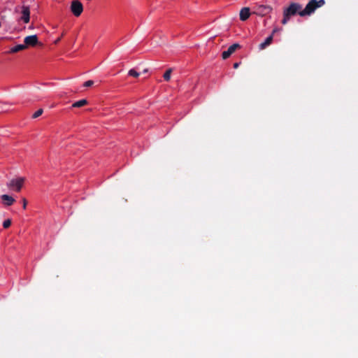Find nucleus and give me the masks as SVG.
<instances>
[{
    "label": "nucleus",
    "instance_id": "obj_1",
    "mask_svg": "<svg viewBox=\"0 0 358 358\" xmlns=\"http://www.w3.org/2000/svg\"><path fill=\"white\" fill-rule=\"evenodd\" d=\"M324 0H310L304 8L298 3H291L287 8L283 10V19L282 24H285L289 20L291 16L299 14L301 17L309 16L313 14L318 8L323 6Z\"/></svg>",
    "mask_w": 358,
    "mask_h": 358
},
{
    "label": "nucleus",
    "instance_id": "obj_2",
    "mask_svg": "<svg viewBox=\"0 0 358 358\" xmlns=\"http://www.w3.org/2000/svg\"><path fill=\"white\" fill-rule=\"evenodd\" d=\"M25 178L24 177H17L15 178H13L8 183V187L13 191L20 192L25 182Z\"/></svg>",
    "mask_w": 358,
    "mask_h": 358
},
{
    "label": "nucleus",
    "instance_id": "obj_3",
    "mask_svg": "<svg viewBox=\"0 0 358 358\" xmlns=\"http://www.w3.org/2000/svg\"><path fill=\"white\" fill-rule=\"evenodd\" d=\"M71 11L76 16L78 17L83 11V6L78 0H74L71 4Z\"/></svg>",
    "mask_w": 358,
    "mask_h": 358
},
{
    "label": "nucleus",
    "instance_id": "obj_4",
    "mask_svg": "<svg viewBox=\"0 0 358 358\" xmlns=\"http://www.w3.org/2000/svg\"><path fill=\"white\" fill-rule=\"evenodd\" d=\"M20 20L24 23H28L30 20V10L27 6H22L21 7V17Z\"/></svg>",
    "mask_w": 358,
    "mask_h": 358
},
{
    "label": "nucleus",
    "instance_id": "obj_5",
    "mask_svg": "<svg viewBox=\"0 0 358 358\" xmlns=\"http://www.w3.org/2000/svg\"><path fill=\"white\" fill-rule=\"evenodd\" d=\"M26 48L29 46H34L38 43V37L36 35H31L26 36L24 39Z\"/></svg>",
    "mask_w": 358,
    "mask_h": 358
},
{
    "label": "nucleus",
    "instance_id": "obj_6",
    "mask_svg": "<svg viewBox=\"0 0 358 358\" xmlns=\"http://www.w3.org/2000/svg\"><path fill=\"white\" fill-rule=\"evenodd\" d=\"M239 47V45L237 43H234L232 45L229 46L228 49L225 51H224L222 54V57L224 59H227L231 56V54H233L237 48Z\"/></svg>",
    "mask_w": 358,
    "mask_h": 358
},
{
    "label": "nucleus",
    "instance_id": "obj_7",
    "mask_svg": "<svg viewBox=\"0 0 358 358\" xmlns=\"http://www.w3.org/2000/svg\"><path fill=\"white\" fill-rule=\"evenodd\" d=\"M1 199L2 200L3 204L6 206H10L13 205L15 201L13 197L8 194L1 195Z\"/></svg>",
    "mask_w": 358,
    "mask_h": 358
},
{
    "label": "nucleus",
    "instance_id": "obj_8",
    "mask_svg": "<svg viewBox=\"0 0 358 358\" xmlns=\"http://www.w3.org/2000/svg\"><path fill=\"white\" fill-rule=\"evenodd\" d=\"M250 15V8L248 7L243 8L240 11V20L245 21Z\"/></svg>",
    "mask_w": 358,
    "mask_h": 358
},
{
    "label": "nucleus",
    "instance_id": "obj_9",
    "mask_svg": "<svg viewBox=\"0 0 358 358\" xmlns=\"http://www.w3.org/2000/svg\"><path fill=\"white\" fill-rule=\"evenodd\" d=\"M273 34L267 37L264 42L259 44V49L260 50H264L266 47L270 45L273 41Z\"/></svg>",
    "mask_w": 358,
    "mask_h": 358
},
{
    "label": "nucleus",
    "instance_id": "obj_10",
    "mask_svg": "<svg viewBox=\"0 0 358 358\" xmlns=\"http://www.w3.org/2000/svg\"><path fill=\"white\" fill-rule=\"evenodd\" d=\"M271 10V8L265 6H259L257 8V13L259 15H266Z\"/></svg>",
    "mask_w": 358,
    "mask_h": 358
},
{
    "label": "nucleus",
    "instance_id": "obj_11",
    "mask_svg": "<svg viewBox=\"0 0 358 358\" xmlns=\"http://www.w3.org/2000/svg\"><path fill=\"white\" fill-rule=\"evenodd\" d=\"M24 49H26V45L19 44V45H17L11 48L8 52L9 53H15L19 51L23 50Z\"/></svg>",
    "mask_w": 358,
    "mask_h": 358
},
{
    "label": "nucleus",
    "instance_id": "obj_12",
    "mask_svg": "<svg viewBox=\"0 0 358 358\" xmlns=\"http://www.w3.org/2000/svg\"><path fill=\"white\" fill-rule=\"evenodd\" d=\"M87 103V101L86 99H81V100L74 102L72 104V107L80 108V107L85 106Z\"/></svg>",
    "mask_w": 358,
    "mask_h": 358
},
{
    "label": "nucleus",
    "instance_id": "obj_13",
    "mask_svg": "<svg viewBox=\"0 0 358 358\" xmlns=\"http://www.w3.org/2000/svg\"><path fill=\"white\" fill-rule=\"evenodd\" d=\"M128 74L130 76H133V77H135V78H137L139 76L140 73H138L135 69H130L128 72Z\"/></svg>",
    "mask_w": 358,
    "mask_h": 358
},
{
    "label": "nucleus",
    "instance_id": "obj_14",
    "mask_svg": "<svg viewBox=\"0 0 358 358\" xmlns=\"http://www.w3.org/2000/svg\"><path fill=\"white\" fill-rule=\"evenodd\" d=\"M171 71L172 70L170 69L169 70H167L164 74V78L165 80L168 81L170 80L171 78Z\"/></svg>",
    "mask_w": 358,
    "mask_h": 358
},
{
    "label": "nucleus",
    "instance_id": "obj_15",
    "mask_svg": "<svg viewBox=\"0 0 358 358\" xmlns=\"http://www.w3.org/2000/svg\"><path fill=\"white\" fill-rule=\"evenodd\" d=\"M11 224V220H9V219H7L6 220L3 221V227L6 229L8 227H9Z\"/></svg>",
    "mask_w": 358,
    "mask_h": 358
},
{
    "label": "nucleus",
    "instance_id": "obj_16",
    "mask_svg": "<svg viewBox=\"0 0 358 358\" xmlns=\"http://www.w3.org/2000/svg\"><path fill=\"white\" fill-rule=\"evenodd\" d=\"M43 113V110L42 109H38V110H36L34 114H33V117L34 118H36L38 117H39L40 115H41Z\"/></svg>",
    "mask_w": 358,
    "mask_h": 358
},
{
    "label": "nucleus",
    "instance_id": "obj_17",
    "mask_svg": "<svg viewBox=\"0 0 358 358\" xmlns=\"http://www.w3.org/2000/svg\"><path fill=\"white\" fill-rule=\"evenodd\" d=\"M93 84H94V82L92 80H87L84 83L83 86L88 87H91Z\"/></svg>",
    "mask_w": 358,
    "mask_h": 358
},
{
    "label": "nucleus",
    "instance_id": "obj_18",
    "mask_svg": "<svg viewBox=\"0 0 358 358\" xmlns=\"http://www.w3.org/2000/svg\"><path fill=\"white\" fill-rule=\"evenodd\" d=\"M22 207L24 209H25L27 207V201L25 199H22Z\"/></svg>",
    "mask_w": 358,
    "mask_h": 358
},
{
    "label": "nucleus",
    "instance_id": "obj_19",
    "mask_svg": "<svg viewBox=\"0 0 358 358\" xmlns=\"http://www.w3.org/2000/svg\"><path fill=\"white\" fill-rule=\"evenodd\" d=\"M280 31V29H278V28H275V29L273 30V31H272V34H273V35L275 33H276V32H278V31Z\"/></svg>",
    "mask_w": 358,
    "mask_h": 358
},
{
    "label": "nucleus",
    "instance_id": "obj_20",
    "mask_svg": "<svg viewBox=\"0 0 358 358\" xmlns=\"http://www.w3.org/2000/svg\"><path fill=\"white\" fill-rule=\"evenodd\" d=\"M238 66H239V63H235V64H234V69H237V68L238 67Z\"/></svg>",
    "mask_w": 358,
    "mask_h": 358
},
{
    "label": "nucleus",
    "instance_id": "obj_21",
    "mask_svg": "<svg viewBox=\"0 0 358 358\" xmlns=\"http://www.w3.org/2000/svg\"><path fill=\"white\" fill-rule=\"evenodd\" d=\"M59 40H60V38H57L55 43H57Z\"/></svg>",
    "mask_w": 358,
    "mask_h": 358
}]
</instances>
